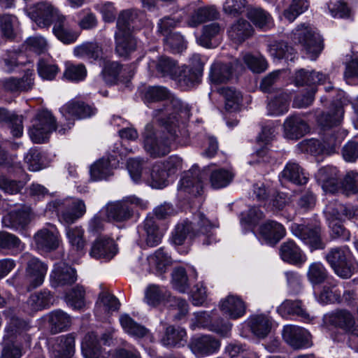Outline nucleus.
Here are the masks:
<instances>
[{"mask_svg": "<svg viewBox=\"0 0 358 358\" xmlns=\"http://www.w3.org/2000/svg\"><path fill=\"white\" fill-rule=\"evenodd\" d=\"M146 103L163 101L162 107L155 109L152 119L160 129L155 127L153 122L148 123L143 134L145 151L152 157H160L170 152V142L178 136L176 115L187 117L189 108L180 99L171 96L169 91L162 86H150L143 93Z\"/></svg>", "mask_w": 358, "mask_h": 358, "instance_id": "obj_1", "label": "nucleus"}, {"mask_svg": "<svg viewBox=\"0 0 358 358\" xmlns=\"http://www.w3.org/2000/svg\"><path fill=\"white\" fill-rule=\"evenodd\" d=\"M292 39L299 43L308 57L315 60L323 49L322 39L315 29L308 23H302L292 31Z\"/></svg>", "mask_w": 358, "mask_h": 358, "instance_id": "obj_2", "label": "nucleus"}, {"mask_svg": "<svg viewBox=\"0 0 358 358\" xmlns=\"http://www.w3.org/2000/svg\"><path fill=\"white\" fill-rule=\"evenodd\" d=\"M145 301L148 304L156 306L163 303L178 313L173 315L176 320H180L188 312V304L185 300L172 296L169 292L156 285L149 286L145 291Z\"/></svg>", "mask_w": 358, "mask_h": 358, "instance_id": "obj_3", "label": "nucleus"}, {"mask_svg": "<svg viewBox=\"0 0 358 358\" xmlns=\"http://www.w3.org/2000/svg\"><path fill=\"white\" fill-rule=\"evenodd\" d=\"M50 210H55L61 215L64 222L72 224L81 217L86 211L84 201L79 199L66 198L56 199L48 203Z\"/></svg>", "mask_w": 358, "mask_h": 358, "instance_id": "obj_4", "label": "nucleus"}, {"mask_svg": "<svg viewBox=\"0 0 358 358\" xmlns=\"http://www.w3.org/2000/svg\"><path fill=\"white\" fill-rule=\"evenodd\" d=\"M134 206L145 208L147 207V202L131 196L122 201L110 203L106 206V217L109 220L116 222L127 220L132 217Z\"/></svg>", "mask_w": 358, "mask_h": 358, "instance_id": "obj_5", "label": "nucleus"}, {"mask_svg": "<svg viewBox=\"0 0 358 358\" xmlns=\"http://www.w3.org/2000/svg\"><path fill=\"white\" fill-rule=\"evenodd\" d=\"M56 128V120L52 114L47 110H43L37 113L29 130V136L33 142L43 143Z\"/></svg>", "mask_w": 358, "mask_h": 358, "instance_id": "obj_6", "label": "nucleus"}, {"mask_svg": "<svg viewBox=\"0 0 358 358\" xmlns=\"http://www.w3.org/2000/svg\"><path fill=\"white\" fill-rule=\"evenodd\" d=\"M22 257L28 259L24 275L27 289L31 290L41 286L44 282L48 266L39 259L30 257L29 254H24Z\"/></svg>", "mask_w": 358, "mask_h": 358, "instance_id": "obj_7", "label": "nucleus"}, {"mask_svg": "<svg viewBox=\"0 0 358 358\" xmlns=\"http://www.w3.org/2000/svg\"><path fill=\"white\" fill-rule=\"evenodd\" d=\"M28 16L40 27H49L55 23L57 17L61 16L59 10L50 2L36 3L27 10Z\"/></svg>", "mask_w": 358, "mask_h": 358, "instance_id": "obj_8", "label": "nucleus"}, {"mask_svg": "<svg viewBox=\"0 0 358 358\" xmlns=\"http://www.w3.org/2000/svg\"><path fill=\"white\" fill-rule=\"evenodd\" d=\"M326 259L340 277L348 278L352 275L349 251L346 248H332L326 255Z\"/></svg>", "mask_w": 358, "mask_h": 358, "instance_id": "obj_9", "label": "nucleus"}, {"mask_svg": "<svg viewBox=\"0 0 358 358\" xmlns=\"http://www.w3.org/2000/svg\"><path fill=\"white\" fill-rule=\"evenodd\" d=\"M291 231L293 235L309 245L312 250L324 248L321 238V229L317 225L293 223L291 226Z\"/></svg>", "mask_w": 358, "mask_h": 358, "instance_id": "obj_10", "label": "nucleus"}, {"mask_svg": "<svg viewBox=\"0 0 358 358\" xmlns=\"http://www.w3.org/2000/svg\"><path fill=\"white\" fill-rule=\"evenodd\" d=\"M282 334L285 342L294 349L308 348L310 345V334L303 328L287 325L284 327Z\"/></svg>", "mask_w": 358, "mask_h": 358, "instance_id": "obj_11", "label": "nucleus"}, {"mask_svg": "<svg viewBox=\"0 0 358 358\" xmlns=\"http://www.w3.org/2000/svg\"><path fill=\"white\" fill-rule=\"evenodd\" d=\"M77 280L76 271L64 262L55 264L50 274V283L52 287L71 285Z\"/></svg>", "mask_w": 358, "mask_h": 358, "instance_id": "obj_12", "label": "nucleus"}, {"mask_svg": "<svg viewBox=\"0 0 358 358\" xmlns=\"http://www.w3.org/2000/svg\"><path fill=\"white\" fill-rule=\"evenodd\" d=\"M54 296L48 289H43L31 294L23 304V311L29 315L48 308L53 303Z\"/></svg>", "mask_w": 358, "mask_h": 358, "instance_id": "obj_13", "label": "nucleus"}, {"mask_svg": "<svg viewBox=\"0 0 358 358\" xmlns=\"http://www.w3.org/2000/svg\"><path fill=\"white\" fill-rule=\"evenodd\" d=\"M220 346V341L210 335H203L194 338L189 343L192 352L197 357L211 355L216 352Z\"/></svg>", "mask_w": 358, "mask_h": 358, "instance_id": "obj_14", "label": "nucleus"}, {"mask_svg": "<svg viewBox=\"0 0 358 358\" xmlns=\"http://www.w3.org/2000/svg\"><path fill=\"white\" fill-rule=\"evenodd\" d=\"M254 31L252 26L248 20L240 18L229 26L227 34L233 43L240 45L250 38Z\"/></svg>", "mask_w": 358, "mask_h": 358, "instance_id": "obj_15", "label": "nucleus"}, {"mask_svg": "<svg viewBox=\"0 0 358 358\" xmlns=\"http://www.w3.org/2000/svg\"><path fill=\"white\" fill-rule=\"evenodd\" d=\"M75 352V337L67 334L57 337L52 345V358H71Z\"/></svg>", "mask_w": 358, "mask_h": 358, "instance_id": "obj_16", "label": "nucleus"}, {"mask_svg": "<svg viewBox=\"0 0 358 358\" xmlns=\"http://www.w3.org/2000/svg\"><path fill=\"white\" fill-rule=\"evenodd\" d=\"M280 256L284 262L294 265H301L307 259L301 248L292 240L282 243L280 248Z\"/></svg>", "mask_w": 358, "mask_h": 358, "instance_id": "obj_17", "label": "nucleus"}, {"mask_svg": "<svg viewBox=\"0 0 358 358\" xmlns=\"http://www.w3.org/2000/svg\"><path fill=\"white\" fill-rule=\"evenodd\" d=\"M357 209L351 205H343L337 201L330 202L325 208L329 221H343L352 219L356 215Z\"/></svg>", "mask_w": 358, "mask_h": 358, "instance_id": "obj_18", "label": "nucleus"}, {"mask_svg": "<svg viewBox=\"0 0 358 358\" xmlns=\"http://www.w3.org/2000/svg\"><path fill=\"white\" fill-rule=\"evenodd\" d=\"M283 127L285 137L289 139H298L309 131L306 122L298 115L288 117Z\"/></svg>", "mask_w": 358, "mask_h": 358, "instance_id": "obj_19", "label": "nucleus"}, {"mask_svg": "<svg viewBox=\"0 0 358 358\" xmlns=\"http://www.w3.org/2000/svg\"><path fill=\"white\" fill-rule=\"evenodd\" d=\"M60 111L66 117H73L82 119L94 115L96 109L83 101L71 100L63 106Z\"/></svg>", "mask_w": 358, "mask_h": 358, "instance_id": "obj_20", "label": "nucleus"}, {"mask_svg": "<svg viewBox=\"0 0 358 358\" xmlns=\"http://www.w3.org/2000/svg\"><path fill=\"white\" fill-rule=\"evenodd\" d=\"M34 73L31 71L25 72L21 78L10 77L2 80L5 90L11 92H27L34 86Z\"/></svg>", "mask_w": 358, "mask_h": 358, "instance_id": "obj_21", "label": "nucleus"}, {"mask_svg": "<svg viewBox=\"0 0 358 358\" xmlns=\"http://www.w3.org/2000/svg\"><path fill=\"white\" fill-rule=\"evenodd\" d=\"M202 66L200 64L196 68L185 66L178 69L175 80L184 89L191 88L199 83L202 75Z\"/></svg>", "mask_w": 358, "mask_h": 358, "instance_id": "obj_22", "label": "nucleus"}, {"mask_svg": "<svg viewBox=\"0 0 358 358\" xmlns=\"http://www.w3.org/2000/svg\"><path fill=\"white\" fill-rule=\"evenodd\" d=\"M34 241L38 250L50 251L58 248L59 241L56 229H42L34 235Z\"/></svg>", "mask_w": 358, "mask_h": 358, "instance_id": "obj_23", "label": "nucleus"}, {"mask_svg": "<svg viewBox=\"0 0 358 358\" xmlns=\"http://www.w3.org/2000/svg\"><path fill=\"white\" fill-rule=\"evenodd\" d=\"M178 188L194 195L200 194L203 188V181L199 171L192 169L185 173L180 180Z\"/></svg>", "mask_w": 358, "mask_h": 358, "instance_id": "obj_24", "label": "nucleus"}, {"mask_svg": "<svg viewBox=\"0 0 358 358\" xmlns=\"http://www.w3.org/2000/svg\"><path fill=\"white\" fill-rule=\"evenodd\" d=\"M262 237L270 243L276 244L286 234L284 226L274 220H268L259 227Z\"/></svg>", "mask_w": 358, "mask_h": 358, "instance_id": "obj_25", "label": "nucleus"}, {"mask_svg": "<svg viewBox=\"0 0 358 358\" xmlns=\"http://www.w3.org/2000/svg\"><path fill=\"white\" fill-rule=\"evenodd\" d=\"M220 308L232 319L241 317L245 313V303L240 297L234 295H229L222 301Z\"/></svg>", "mask_w": 358, "mask_h": 358, "instance_id": "obj_26", "label": "nucleus"}, {"mask_svg": "<svg viewBox=\"0 0 358 358\" xmlns=\"http://www.w3.org/2000/svg\"><path fill=\"white\" fill-rule=\"evenodd\" d=\"M327 79L328 77L322 73L300 69L295 73L294 83L298 87L306 85L311 88L317 84L324 83Z\"/></svg>", "mask_w": 358, "mask_h": 358, "instance_id": "obj_27", "label": "nucleus"}, {"mask_svg": "<svg viewBox=\"0 0 358 358\" xmlns=\"http://www.w3.org/2000/svg\"><path fill=\"white\" fill-rule=\"evenodd\" d=\"M52 31L55 36L64 43H73L78 36V34L70 28L63 15L57 17L55 20Z\"/></svg>", "mask_w": 358, "mask_h": 358, "instance_id": "obj_28", "label": "nucleus"}, {"mask_svg": "<svg viewBox=\"0 0 358 358\" xmlns=\"http://www.w3.org/2000/svg\"><path fill=\"white\" fill-rule=\"evenodd\" d=\"M117 252L116 245L110 238H98L93 243L90 255L94 258L111 259Z\"/></svg>", "mask_w": 358, "mask_h": 358, "instance_id": "obj_29", "label": "nucleus"}, {"mask_svg": "<svg viewBox=\"0 0 358 358\" xmlns=\"http://www.w3.org/2000/svg\"><path fill=\"white\" fill-rule=\"evenodd\" d=\"M140 12L134 9H128L120 13L117 20V30L131 33V30L138 29V21Z\"/></svg>", "mask_w": 358, "mask_h": 358, "instance_id": "obj_30", "label": "nucleus"}, {"mask_svg": "<svg viewBox=\"0 0 358 358\" xmlns=\"http://www.w3.org/2000/svg\"><path fill=\"white\" fill-rule=\"evenodd\" d=\"M218 17L219 12L214 6L199 7L191 14L187 24L194 27L207 21L215 20Z\"/></svg>", "mask_w": 358, "mask_h": 358, "instance_id": "obj_31", "label": "nucleus"}, {"mask_svg": "<svg viewBox=\"0 0 358 358\" xmlns=\"http://www.w3.org/2000/svg\"><path fill=\"white\" fill-rule=\"evenodd\" d=\"M281 178L296 185H304L308 178L303 169L296 162H289L281 172Z\"/></svg>", "mask_w": 358, "mask_h": 358, "instance_id": "obj_32", "label": "nucleus"}, {"mask_svg": "<svg viewBox=\"0 0 358 358\" xmlns=\"http://www.w3.org/2000/svg\"><path fill=\"white\" fill-rule=\"evenodd\" d=\"M115 51L120 57H127L136 48V41L131 33L116 31Z\"/></svg>", "mask_w": 358, "mask_h": 358, "instance_id": "obj_33", "label": "nucleus"}, {"mask_svg": "<svg viewBox=\"0 0 358 358\" xmlns=\"http://www.w3.org/2000/svg\"><path fill=\"white\" fill-rule=\"evenodd\" d=\"M328 320L330 324L343 329L347 332L357 326L353 315L346 310H337L331 313L329 315Z\"/></svg>", "mask_w": 358, "mask_h": 358, "instance_id": "obj_34", "label": "nucleus"}, {"mask_svg": "<svg viewBox=\"0 0 358 358\" xmlns=\"http://www.w3.org/2000/svg\"><path fill=\"white\" fill-rule=\"evenodd\" d=\"M344 110L339 104L334 106L327 113H322L317 116V121L322 127H332L339 125L343 120Z\"/></svg>", "mask_w": 358, "mask_h": 358, "instance_id": "obj_35", "label": "nucleus"}, {"mask_svg": "<svg viewBox=\"0 0 358 358\" xmlns=\"http://www.w3.org/2000/svg\"><path fill=\"white\" fill-rule=\"evenodd\" d=\"M81 350L85 358H99L102 352L98 336L94 332L87 334L82 342Z\"/></svg>", "mask_w": 358, "mask_h": 358, "instance_id": "obj_36", "label": "nucleus"}, {"mask_svg": "<svg viewBox=\"0 0 358 358\" xmlns=\"http://www.w3.org/2000/svg\"><path fill=\"white\" fill-rule=\"evenodd\" d=\"M186 331L181 327L169 326L166 328L165 334L162 339L164 345L168 347H180L186 342Z\"/></svg>", "mask_w": 358, "mask_h": 358, "instance_id": "obj_37", "label": "nucleus"}, {"mask_svg": "<svg viewBox=\"0 0 358 358\" xmlns=\"http://www.w3.org/2000/svg\"><path fill=\"white\" fill-rule=\"evenodd\" d=\"M153 66L160 76H169L173 80L179 69L175 60L165 56L159 57L157 62H152L150 64V67Z\"/></svg>", "mask_w": 358, "mask_h": 358, "instance_id": "obj_38", "label": "nucleus"}, {"mask_svg": "<svg viewBox=\"0 0 358 358\" xmlns=\"http://www.w3.org/2000/svg\"><path fill=\"white\" fill-rule=\"evenodd\" d=\"M337 169L332 166L321 168L317 177L322 182V187L326 191L334 192L337 189L338 182Z\"/></svg>", "mask_w": 358, "mask_h": 358, "instance_id": "obj_39", "label": "nucleus"}, {"mask_svg": "<svg viewBox=\"0 0 358 358\" xmlns=\"http://www.w3.org/2000/svg\"><path fill=\"white\" fill-rule=\"evenodd\" d=\"M232 76L231 64L215 62L210 71V79L215 84L224 83L229 80Z\"/></svg>", "mask_w": 358, "mask_h": 358, "instance_id": "obj_40", "label": "nucleus"}, {"mask_svg": "<svg viewBox=\"0 0 358 358\" xmlns=\"http://www.w3.org/2000/svg\"><path fill=\"white\" fill-rule=\"evenodd\" d=\"M218 92L225 99V108L230 112L237 111L240 109L243 101L241 93L232 87H221Z\"/></svg>", "mask_w": 358, "mask_h": 358, "instance_id": "obj_41", "label": "nucleus"}, {"mask_svg": "<svg viewBox=\"0 0 358 358\" xmlns=\"http://www.w3.org/2000/svg\"><path fill=\"white\" fill-rule=\"evenodd\" d=\"M0 124H8L14 137H20L23 134L22 117L4 108H0Z\"/></svg>", "mask_w": 358, "mask_h": 358, "instance_id": "obj_42", "label": "nucleus"}, {"mask_svg": "<svg viewBox=\"0 0 358 358\" xmlns=\"http://www.w3.org/2000/svg\"><path fill=\"white\" fill-rule=\"evenodd\" d=\"M120 322L123 329L134 337L141 338L150 335V331L147 328L136 322L127 314L120 316Z\"/></svg>", "mask_w": 358, "mask_h": 358, "instance_id": "obj_43", "label": "nucleus"}, {"mask_svg": "<svg viewBox=\"0 0 358 358\" xmlns=\"http://www.w3.org/2000/svg\"><path fill=\"white\" fill-rule=\"evenodd\" d=\"M290 96L288 93L280 92L268 103V113L271 115H280L288 111Z\"/></svg>", "mask_w": 358, "mask_h": 358, "instance_id": "obj_44", "label": "nucleus"}, {"mask_svg": "<svg viewBox=\"0 0 358 358\" xmlns=\"http://www.w3.org/2000/svg\"><path fill=\"white\" fill-rule=\"evenodd\" d=\"M248 17L261 29H268L273 26L271 15L260 8H251L248 10Z\"/></svg>", "mask_w": 358, "mask_h": 358, "instance_id": "obj_45", "label": "nucleus"}, {"mask_svg": "<svg viewBox=\"0 0 358 358\" xmlns=\"http://www.w3.org/2000/svg\"><path fill=\"white\" fill-rule=\"evenodd\" d=\"M145 243L149 247L157 245L162 240V233L159 231L155 219L148 217L144 221Z\"/></svg>", "mask_w": 358, "mask_h": 358, "instance_id": "obj_46", "label": "nucleus"}, {"mask_svg": "<svg viewBox=\"0 0 358 358\" xmlns=\"http://www.w3.org/2000/svg\"><path fill=\"white\" fill-rule=\"evenodd\" d=\"M3 222L11 228L23 227L29 222V213L24 209L12 210L3 217Z\"/></svg>", "mask_w": 358, "mask_h": 358, "instance_id": "obj_47", "label": "nucleus"}, {"mask_svg": "<svg viewBox=\"0 0 358 358\" xmlns=\"http://www.w3.org/2000/svg\"><path fill=\"white\" fill-rule=\"evenodd\" d=\"M74 55L78 57H86L93 60H97L102 57V49L96 43L88 42L75 48Z\"/></svg>", "mask_w": 358, "mask_h": 358, "instance_id": "obj_48", "label": "nucleus"}, {"mask_svg": "<svg viewBox=\"0 0 358 358\" xmlns=\"http://www.w3.org/2000/svg\"><path fill=\"white\" fill-rule=\"evenodd\" d=\"M148 261L150 266L155 268L159 273H164L166 268L171 264V257L164 252L163 248L159 249L153 255H150Z\"/></svg>", "mask_w": 358, "mask_h": 358, "instance_id": "obj_49", "label": "nucleus"}, {"mask_svg": "<svg viewBox=\"0 0 358 358\" xmlns=\"http://www.w3.org/2000/svg\"><path fill=\"white\" fill-rule=\"evenodd\" d=\"M307 278L312 285H320L327 280L328 273L322 264L313 262L308 267Z\"/></svg>", "mask_w": 358, "mask_h": 358, "instance_id": "obj_50", "label": "nucleus"}, {"mask_svg": "<svg viewBox=\"0 0 358 358\" xmlns=\"http://www.w3.org/2000/svg\"><path fill=\"white\" fill-rule=\"evenodd\" d=\"M63 76L68 80L79 82L83 80L87 76V69L84 64H74L69 62L65 64V70Z\"/></svg>", "mask_w": 358, "mask_h": 358, "instance_id": "obj_51", "label": "nucleus"}, {"mask_svg": "<svg viewBox=\"0 0 358 358\" xmlns=\"http://www.w3.org/2000/svg\"><path fill=\"white\" fill-rule=\"evenodd\" d=\"M194 228L192 226V223L187 220L184 221L178 224L174 232L173 233V241L176 245H182L186 238L189 236L190 238L195 236Z\"/></svg>", "mask_w": 358, "mask_h": 358, "instance_id": "obj_52", "label": "nucleus"}, {"mask_svg": "<svg viewBox=\"0 0 358 358\" xmlns=\"http://www.w3.org/2000/svg\"><path fill=\"white\" fill-rule=\"evenodd\" d=\"M49 322L52 326V331L57 333L66 329L71 324L70 316L62 310H58L50 315Z\"/></svg>", "mask_w": 358, "mask_h": 358, "instance_id": "obj_53", "label": "nucleus"}, {"mask_svg": "<svg viewBox=\"0 0 358 358\" xmlns=\"http://www.w3.org/2000/svg\"><path fill=\"white\" fill-rule=\"evenodd\" d=\"M17 22V18L15 15H0V31L3 38L12 40L15 37V25Z\"/></svg>", "mask_w": 358, "mask_h": 358, "instance_id": "obj_54", "label": "nucleus"}, {"mask_svg": "<svg viewBox=\"0 0 358 358\" xmlns=\"http://www.w3.org/2000/svg\"><path fill=\"white\" fill-rule=\"evenodd\" d=\"M169 177L163 169V165L156 163L152 168L149 184L153 188L162 189L168 185Z\"/></svg>", "mask_w": 358, "mask_h": 358, "instance_id": "obj_55", "label": "nucleus"}, {"mask_svg": "<svg viewBox=\"0 0 358 358\" xmlns=\"http://www.w3.org/2000/svg\"><path fill=\"white\" fill-rule=\"evenodd\" d=\"M278 312L283 317L289 315H296L302 317H308L306 310L303 308L301 301L285 300L278 308Z\"/></svg>", "mask_w": 358, "mask_h": 358, "instance_id": "obj_56", "label": "nucleus"}, {"mask_svg": "<svg viewBox=\"0 0 358 358\" xmlns=\"http://www.w3.org/2000/svg\"><path fill=\"white\" fill-rule=\"evenodd\" d=\"M234 174L226 169H219L213 171L210 181L211 186L215 189H220L227 186L232 180Z\"/></svg>", "mask_w": 358, "mask_h": 358, "instance_id": "obj_57", "label": "nucleus"}, {"mask_svg": "<svg viewBox=\"0 0 358 358\" xmlns=\"http://www.w3.org/2000/svg\"><path fill=\"white\" fill-rule=\"evenodd\" d=\"M346 135L347 134L344 131H337L336 133H333L332 131L327 133L322 143L324 152L328 154L334 152L336 149L341 145Z\"/></svg>", "mask_w": 358, "mask_h": 358, "instance_id": "obj_58", "label": "nucleus"}, {"mask_svg": "<svg viewBox=\"0 0 358 358\" xmlns=\"http://www.w3.org/2000/svg\"><path fill=\"white\" fill-rule=\"evenodd\" d=\"M250 327L255 334L259 337H265L270 331L271 322L264 315H257L250 320Z\"/></svg>", "mask_w": 358, "mask_h": 358, "instance_id": "obj_59", "label": "nucleus"}, {"mask_svg": "<svg viewBox=\"0 0 358 358\" xmlns=\"http://www.w3.org/2000/svg\"><path fill=\"white\" fill-rule=\"evenodd\" d=\"M112 173L110 162L106 159L96 161L90 169L91 176L94 180L106 179Z\"/></svg>", "mask_w": 358, "mask_h": 358, "instance_id": "obj_60", "label": "nucleus"}, {"mask_svg": "<svg viewBox=\"0 0 358 358\" xmlns=\"http://www.w3.org/2000/svg\"><path fill=\"white\" fill-rule=\"evenodd\" d=\"M212 323L210 315L206 312H198L194 314L192 319V326L194 327H202L208 329L213 332H226L229 327L224 326L222 329H217L215 326H210Z\"/></svg>", "mask_w": 358, "mask_h": 358, "instance_id": "obj_61", "label": "nucleus"}, {"mask_svg": "<svg viewBox=\"0 0 358 358\" xmlns=\"http://www.w3.org/2000/svg\"><path fill=\"white\" fill-rule=\"evenodd\" d=\"M221 31V27L217 22H213L203 26L202 34L198 38L199 43L203 47L209 48L211 45V40L220 34Z\"/></svg>", "mask_w": 358, "mask_h": 358, "instance_id": "obj_62", "label": "nucleus"}, {"mask_svg": "<svg viewBox=\"0 0 358 358\" xmlns=\"http://www.w3.org/2000/svg\"><path fill=\"white\" fill-rule=\"evenodd\" d=\"M268 51L273 59H282L292 55L293 48L284 41H274L268 45Z\"/></svg>", "mask_w": 358, "mask_h": 358, "instance_id": "obj_63", "label": "nucleus"}, {"mask_svg": "<svg viewBox=\"0 0 358 358\" xmlns=\"http://www.w3.org/2000/svg\"><path fill=\"white\" fill-rule=\"evenodd\" d=\"M66 236L71 245L77 250H83L85 246L84 230L80 227L66 229Z\"/></svg>", "mask_w": 358, "mask_h": 358, "instance_id": "obj_64", "label": "nucleus"}]
</instances>
